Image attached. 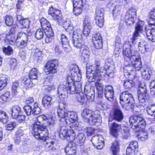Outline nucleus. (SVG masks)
<instances>
[{"mask_svg":"<svg viewBox=\"0 0 155 155\" xmlns=\"http://www.w3.org/2000/svg\"><path fill=\"white\" fill-rule=\"evenodd\" d=\"M98 119L93 114L88 119V122L91 125H94L98 122Z\"/></svg>","mask_w":155,"mask_h":155,"instance_id":"nucleus-53","label":"nucleus"},{"mask_svg":"<svg viewBox=\"0 0 155 155\" xmlns=\"http://www.w3.org/2000/svg\"><path fill=\"white\" fill-rule=\"evenodd\" d=\"M70 72L72 77H70L72 79H72L73 82L74 83V81L79 82L81 80V78L78 76V69L74 67L70 70Z\"/></svg>","mask_w":155,"mask_h":155,"instance_id":"nucleus-25","label":"nucleus"},{"mask_svg":"<svg viewBox=\"0 0 155 155\" xmlns=\"http://www.w3.org/2000/svg\"><path fill=\"white\" fill-rule=\"evenodd\" d=\"M152 74L151 71L147 68L142 72L141 75L142 78L145 80L150 79V75Z\"/></svg>","mask_w":155,"mask_h":155,"instance_id":"nucleus-42","label":"nucleus"},{"mask_svg":"<svg viewBox=\"0 0 155 155\" xmlns=\"http://www.w3.org/2000/svg\"><path fill=\"white\" fill-rule=\"evenodd\" d=\"M121 8L119 5H116L113 10L112 14L114 17H116L120 15Z\"/></svg>","mask_w":155,"mask_h":155,"instance_id":"nucleus-52","label":"nucleus"},{"mask_svg":"<svg viewBox=\"0 0 155 155\" xmlns=\"http://www.w3.org/2000/svg\"><path fill=\"white\" fill-rule=\"evenodd\" d=\"M31 80L29 78H27L25 80L24 84L26 87H27L28 88H30L34 85L33 83L31 81Z\"/></svg>","mask_w":155,"mask_h":155,"instance_id":"nucleus-60","label":"nucleus"},{"mask_svg":"<svg viewBox=\"0 0 155 155\" xmlns=\"http://www.w3.org/2000/svg\"><path fill=\"white\" fill-rule=\"evenodd\" d=\"M44 33V30L41 28H39L35 33V37L38 40H40L43 38Z\"/></svg>","mask_w":155,"mask_h":155,"instance_id":"nucleus-47","label":"nucleus"},{"mask_svg":"<svg viewBox=\"0 0 155 155\" xmlns=\"http://www.w3.org/2000/svg\"><path fill=\"white\" fill-rule=\"evenodd\" d=\"M64 25L65 30L67 32V34L69 35L70 37H71L73 36V32L74 31H73V27L72 26V25L70 24L69 23H68L67 22H65Z\"/></svg>","mask_w":155,"mask_h":155,"instance_id":"nucleus-35","label":"nucleus"},{"mask_svg":"<svg viewBox=\"0 0 155 155\" xmlns=\"http://www.w3.org/2000/svg\"><path fill=\"white\" fill-rule=\"evenodd\" d=\"M32 34L30 32L28 33V35H27L26 33L22 32H19L18 33L17 35V36L16 37L17 41L20 40L27 39L28 38V37L29 36H30Z\"/></svg>","mask_w":155,"mask_h":155,"instance_id":"nucleus-45","label":"nucleus"},{"mask_svg":"<svg viewBox=\"0 0 155 155\" xmlns=\"http://www.w3.org/2000/svg\"><path fill=\"white\" fill-rule=\"evenodd\" d=\"M85 5H77V6H73V12L76 16H78L80 15L82 12L83 8L85 9Z\"/></svg>","mask_w":155,"mask_h":155,"instance_id":"nucleus-38","label":"nucleus"},{"mask_svg":"<svg viewBox=\"0 0 155 155\" xmlns=\"http://www.w3.org/2000/svg\"><path fill=\"white\" fill-rule=\"evenodd\" d=\"M85 139V137L82 133H80L76 137H75L74 140H75L77 143L80 144L81 146L84 143Z\"/></svg>","mask_w":155,"mask_h":155,"instance_id":"nucleus-34","label":"nucleus"},{"mask_svg":"<svg viewBox=\"0 0 155 155\" xmlns=\"http://www.w3.org/2000/svg\"><path fill=\"white\" fill-rule=\"evenodd\" d=\"M71 37H70L68 34H66V35L62 34L61 35V42L63 48H68L69 47V40Z\"/></svg>","mask_w":155,"mask_h":155,"instance_id":"nucleus-21","label":"nucleus"},{"mask_svg":"<svg viewBox=\"0 0 155 155\" xmlns=\"http://www.w3.org/2000/svg\"><path fill=\"white\" fill-rule=\"evenodd\" d=\"M151 17L149 21L150 25L155 26V8L150 13ZM145 32L148 39L155 42V27L150 28H146Z\"/></svg>","mask_w":155,"mask_h":155,"instance_id":"nucleus-8","label":"nucleus"},{"mask_svg":"<svg viewBox=\"0 0 155 155\" xmlns=\"http://www.w3.org/2000/svg\"><path fill=\"white\" fill-rule=\"evenodd\" d=\"M138 99L139 102L141 104H140L142 105V104L145 102L147 99L146 97V94H138Z\"/></svg>","mask_w":155,"mask_h":155,"instance_id":"nucleus-55","label":"nucleus"},{"mask_svg":"<svg viewBox=\"0 0 155 155\" xmlns=\"http://www.w3.org/2000/svg\"><path fill=\"white\" fill-rule=\"evenodd\" d=\"M19 87V84L18 81H16L13 83L12 86V92L13 95L15 97H18L20 95L18 92Z\"/></svg>","mask_w":155,"mask_h":155,"instance_id":"nucleus-33","label":"nucleus"},{"mask_svg":"<svg viewBox=\"0 0 155 155\" xmlns=\"http://www.w3.org/2000/svg\"><path fill=\"white\" fill-rule=\"evenodd\" d=\"M80 49V51L81 53V57L82 59L85 61H87L89 58L90 54V52L89 48L84 45V46H81Z\"/></svg>","mask_w":155,"mask_h":155,"instance_id":"nucleus-20","label":"nucleus"},{"mask_svg":"<svg viewBox=\"0 0 155 155\" xmlns=\"http://www.w3.org/2000/svg\"><path fill=\"white\" fill-rule=\"evenodd\" d=\"M138 48L139 51L142 54L150 51V46L145 41H141L139 43Z\"/></svg>","mask_w":155,"mask_h":155,"instance_id":"nucleus-19","label":"nucleus"},{"mask_svg":"<svg viewBox=\"0 0 155 155\" xmlns=\"http://www.w3.org/2000/svg\"><path fill=\"white\" fill-rule=\"evenodd\" d=\"M136 17L133 16L132 15L126 14L125 16L126 22L128 25L133 24L136 19Z\"/></svg>","mask_w":155,"mask_h":155,"instance_id":"nucleus-39","label":"nucleus"},{"mask_svg":"<svg viewBox=\"0 0 155 155\" xmlns=\"http://www.w3.org/2000/svg\"><path fill=\"white\" fill-rule=\"evenodd\" d=\"M147 113L148 114L153 116L155 115V104L150 105L147 107Z\"/></svg>","mask_w":155,"mask_h":155,"instance_id":"nucleus-48","label":"nucleus"},{"mask_svg":"<svg viewBox=\"0 0 155 155\" xmlns=\"http://www.w3.org/2000/svg\"><path fill=\"white\" fill-rule=\"evenodd\" d=\"M38 70L35 68H32L30 71L29 78L31 79H36L38 78Z\"/></svg>","mask_w":155,"mask_h":155,"instance_id":"nucleus-44","label":"nucleus"},{"mask_svg":"<svg viewBox=\"0 0 155 155\" xmlns=\"http://www.w3.org/2000/svg\"><path fill=\"white\" fill-rule=\"evenodd\" d=\"M57 112L59 117L60 118L64 119V120L65 121V120H66L67 117L66 115L67 113L66 110L58 109Z\"/></svg>","mask_w":155,"mask_h":155,"instance_id":"nucleus-49","label":"nucleus"},{"mask_svg":"<svg viewBox=\"0 0 155 155\" xmlns=\"http://www.w3.org/2000/svg\"><path fill=\"white\" fill-rule=\"evenodd\" d=\"M54 124V120L51 117L48 118L45 115H40L35 119L34 123L33 134L37 139L42 140L48 145L47 146L49 150H53L55 149L54 145L55 143V140L48 137L49 134L47 127H53Z\"/></svg>","mask_w":155,"mask_h":155,"instance_id":"nucleus-1","label":"nucleus"},{"mask_svg":"<svg viewBox=\"0 0 155 155\" xmlns=\"http://www.w3.org/2000/svg\"><path fill=\"white\" fill-rule=\"evenodd\" d=\"M58 61L54 59L49 61L45 65V71L47 74H54L57 72Z\"/></svg>","mask_w":155,"mask_h":155,"instance_id":"nucleus-10","label":"nucleus"},{"mask_svg":"<svg viewBox=\"0 0 155 155\" xmlns=\"http://www.w3.org/2000/svg\"><path fill=\"white\" fill-rule=\"evenodd\" d=\"M16 124L15 122H11L5 126V129L7 131L12 130L16 127Z\"/></svg>","mask_w":155,"mask_h":155,"instance_id":"nucleus-56","label":"nucleus"},{"mask_svg":"<svg viewBox=\"0 0 155 155\" xmlns=\"http://www.w3.org/2000/svg\"><path fill=\"white\" fill-rule=\"evenodd\" d=\"M32 106L30 105H26L24 107V111L27 115L29 116L31 114L35 115L40 113L41 109L38 107L36 102Z\"/></svg>","mask_w":155,"mask_h":155,"instance_id":"nucleus-14","label":"nucleus"},{"mask_svg":"<svg viewBox=\"0 0 155 155\" xmlns=\"http://www.w3.org/2000/svg\"><path fill=\"white\" fill-rule=\"evenodd\" d=\"M17 41L16 36L15 34H8L6 35V39H5V42L13 45L15 42H17Z\"/></svg>","mask_w":155,"mask_h":155,"instance_id":"nucleus-30","label":"nucleus"},{"mask_svg":"<svg viewBox=\"0 0 155 155\" xmlns=\"http://www.w3.org/2000/svg\"><path fill=\"white\" fill-rule=\"evenodd\" d=\"M76 147L70 144L67 146L65 149V152L67 155H73L76 153Z\"/></svg>","mask_w":155,"mask_h":155,"instance_id":"nucleus-27","label":"nucleus"},{"mask_svg":"<svg viewBox=\"0 0 155 155\" xmlns=\"http://www.w3.org/2000/svg\"><path fill=\"white\" fill-rule=\"evenodd\" d=\"M21 108L18 105H15L11 109L12 117L13 119L17 118L21 113Z\"/></svg>","mask_w":155,"mask_h":155,"instance_id":"nucleus-23","label":"nucleus"},{"mask_svg":"<svg viewBox=\"0 0 155 155\" xmlns=\"http://www.w3.org/2000/svg\"><path fill=\"white\" fill-rule=\"evenodd\" d=\"M120 103L122 107L126 110L134 109V98L129 92H123L120 96Z\"/></svg>","mask_w":155,"mask_h":155,"instance_id":"nucleus-5","label":"nucleus"},{"mask_svg":"<svg viewBox=\"0 0 155 155\" xmlns=\"http://www.w3.org/2000/svg\"><path fill=\"white\" fill-rule=\"evenodd\" d=\"M126 14L132 15L133 16H136V10L135 8H132L127 10Z\"/></svg>","mask_w":155,"mask_h":155,"instance_id":"nucleus-64","label":"nucleus"},{"mask_svg":"<svg viewBox=\"0 0 155 155\" xmlns=\"http://www.w3.org/2000/svg\"><path fill=\"white\" fill-rule=\"evenodd\" d=\"M17 65V61L15 59L12 58L10 59L9 66L11 68L14 69Z\"/></svg>","mask_w":155,"mask_h":155,"instance_id":"nucleus-63","label":"nucleus"},{"mask_svg":"<svg viewBox=\"0 0 155 155\" xmlns=\"http://www.w3.org/2000/svg\"><path fill=\"white\" fill-rule=\"evenodd\" d=\"M150 88L152 94L155 95V80L152 81L150 83Z\"/></svg>","mask_w":155,"mask_h":155,"instance_id":"nucleus-62","label":"nucleus"},{"mask_svg":"<svg viewBox=\"0 0 155 155\" xmlns=\"http://www.w3.org/2000/svg\"><path fill=\"white\" fill-rule=\"evenodd\" d=\"M135 83L132 80H126L124 84V87L127 89H130L134 85Z\"/></svg>","mask_w":155,"mask_h":155,"instance_id":"nucleus-50","label":"nucleus"},{"mask_svg":"<svg viewBox=\"0 0 155 155\" xmlns=\"http://www.w3.org/2000/svg\"><path fill=\"white\" fill-rule=\"evenodd\" d=\"M109 132L110 135L115 137L118 135V133L121 129V125L115 122L108 123Z\"/></svg>","mask_w":155,"mask_h":155,"instance_id":"nucleus-16","label":"nucleus"},{"mask_svg":"<svg viewBox=\"0 0 155 155\" xmlns=\"http://www.w3.org/2000/svg\"><path fill=\"white\" fill-rule=\"evenodd\" d=\"M10 93L7 91L4 94H2L0 97V103L4 104L10 100Z\"/></svg>","mask_w":155,"mask_h":155,"instance_id":"nucleus-36","label":"nucleus"},{"mask_svg":"<svg viewBox=\"0 0 155 155\" xmlns=\"http://www.w3.org/2000/svg\"><path fill=\"white\" fill-rule=\"evenodd\" d=\"M40 22L42 29L43 30L51 27L49 22L44 18H42L40 20Z\"/></svg>","mask_w":155,"mask_h":155,"instance_id":"nucleus-37","label":"nucleus"},{"mask_svg":"<svg viewBox=\"0 0 155 155\" xmlns=\"http://www.w3.org/2000/svg\"><path fill=\"white\" fill-rule=\"evenodd\" d=\"M71 41L74 47L77 48H80L83 46L84 43L81 34L78 33L76 31L73 32V36H71Z\"/></svg>","mask_w":155,"mask_h":155,"instance_id":"nucleus-12","label":"nucleus"},{"mask_svg":"<svg viewBox=\"0 0 155 155\" xmlns=\"http://www.w3.org/2000/svg\"><path fill=\"white\" fill-rule=\"evenodd\" d=\"M97 137V141L98 143H101V142H104V139L102 137V136L99 135H94V137H93L91 139V141L94 145V140H95L96 138Z\"/></svg>","mask_w":155,"mask_h":155,"instance_id":"nucleus-58","label":"nucleus"},{"mask_svg":"<svg viewBox=\"0 0 155 155\" xmlns=\"http://www.w3.org/2000/svg\"><path fill=\"white\" fill-rule=\"evenodd\" d=\"M96 24L100 27H102L104 23V10L100 7L96 8L95 12Z\"/></svg>","mask_w":155,"mask_h":155,"instance_id":"nucleus-11","label":"nucleus"},{"mask_svg":"<svg viewBox=\"0 0 155 155\" xmlns=\"http://www.w3.org/2000/svg\"><path fill=\"white\" fill-rule=\"evenodd\" d=\"M44 32L46 36V38L45 39L46 42L48 43L51 41L54 35V32L51 27L48 28L47 29L44 30Z\"/></svg>","mask_w":155,"mask_h":155,"instance_id":"nucleus-24","label":"nucleus"},{"mask_svg":"<svg viewBox=\"0 0 155 155\" xmlns=\"http://www.w3.org/2000/svg\"><path fill=\"white\" fill-rule=\"evenodd\" d=\"M130 126L132 129L135 130L136 131L139 132L141 131V134L144 136V139L148 138V134L143 132V130L145 127L146 122L143 118L140 115H135L130 117L129 118Z\"/></svg>","mask_w":155,"mask_h":155,"instance_id":"nucleus-4","label":"nucleus"},{"mask_svg":"<svg viewBox=\"0 0 155 155\" xmlns=\"http://www.w3.org/2000/svg\"><path fill=\"white\" fill-rule=\"evenodd\" d=\"M8 80L5 77L0 78V91L2 90L7 84Z\"/></svg>","mask_w":155,"mask_h":155,"instance_id":"nucleus-51","label":"nucleus"},{"mask_svg":"<svg viewBox=\"0 0 155 155\" xmlns=\"http://www.w3.org/2000/svg\"><path fill=\"white\" fill-rule=\"evenodd\" d=\"M135 47L130 44H125L123 46V55L124 58V64L127 66L130 65L132 58H136L137 52L134 51Z\"/></svg>","mask_w":155,"mask_h":155,"instance_id":"nucleus-7","label":"nucleus"},{"mask_svg":"<svg viewBox=\"0 0 155 155\" xmlns=\"http://www.w3.org/2000/svg\"><path fill=\"white\" fill-rule=\"evenodd\" d=\"M97 137L96 138L95 140H94V146L98 150H101L102 149L104 146V142H101L98 143L97 140Z\"/></svg>","mask_w":155,"mask_h":155,"instance_id":"nucleus-54","label":"nucleus"},{"mask_svg":"<svg viewBox=\"0 0 155 155\" xmlns=\"http://www.w3.org/2000/svg\"><path fill=\"white\" fill-rule=\"evenodd\" d=\"M123 115L122 112L119 109H116L114 112V118L118 121H120L123 119Z\"/></svg>","mask_w":155,"mask_h":155,"instance_id":"nucleus-31","label":"nucleus"},{"mask_svg":"<svg viewBox=\"0 0 155 155\" xmlns=\"http://www.w3.org/2000/svg\"><path fill=\"white\" fill-rule=\"evenodd\" d=\"M75 131L73 129L68 130L65 126L61 127L60 128L59 137L62 139L68 137L69 139H67L72 141L76 136Z\"/></svg>","mask_w":155,"mask_h":155,"instance_id":"nucleus-9","label":"nucleus"},{"mask_svg":"<svg viewBox=\"0 0 155 155\" xmlns=\"http://www.w3.org/2000/svg\"><path fill=\"white\" fill-rule=\"evenodd\" d=\"M104 94L105 98L110 101H112L114 98V91L112 86H107L104 88Z\"/></svg>","mask_w":155,"mask_h":155,"instance_id":"nucleus-18","label":"nucleus"},{"mask_svg":"<svg viewBox=\"0 0 155 155\" xmlns=\"http://www.w3.org/2000/svg\"><path fill=\"white\" fill-rule=\"evenodd\" d=\"M131 62L137 71H139L142 68V65L140 60L137 58L136 56V58H132L131 59Z\"/></svg>","mask_w":155,"mask_h":155,"instance_id":"nucleus-32","label":"nucleus"},{"mask_svg":"<svg viewBox=\"0 0 155 155\" xmlns=\"http://www.w3.org/2000/svg\"><path fill=\"white\" fill-rule=\"evenodd\" d=\"M8 116L7 113L2 110L0 111V121L3 124H6L8 121Z\"/></svg>","mask_w":155,"mask_h":155,"instance_id":"nucleus-40","label":"nucleus"},{"mask_svg":"<svg viewBox=\"0 0 155 155\" xmlns=\"http://www.w3.org/2000/svg\"><path fill=\"white\" fill-rule=\"evenodd\" d=\"M143 25L142 22H139L136 25L135 30L134 33L135 36L139 37L140 34L143 32Z\"/></svg>","mask_w":155,"mask_h":155,"instance_id":"nucleus-26","label":"nucleus"},{"mask_svg":"<svg viewBox=\"0 0 155 155\" xmlns=\"http://www.w3.org/2000/svg\"><path fill=\"white\" fill-rule=\"evenodd\" d=\"M14 22L12 17L11 16H7L5 17V23L8 26L12 25Z\"/></svg>","mask_w":155,"mask_h":155,"instance_id":"nucleus-57","label":"nucleus"},{"mask_svg":"<svg viewBox=\"0 0 155 155\" xmlns=\"http://www.w3.org/2000/svg\"><path fill=\"white\" fill-rule=\"evenodd\" d=\"M93 115L91 111L88 109H85L83 110L82 116L84 118L87 120Z\"/></svg>","mask_w":155,"mask_h":155,"instance_id":"nucleus-46","label":"nucleus"},{"mask_svg":"<svg viewBox=\"0 0 155 155\" xmlns=\"http://www.w3.org/2000/svg\"><path fill=\"white\" fill-rule=\"evenodd\" d=\"M53 101L54 102L53 99L51 97L46 95L43 98L42 104L45 108H48L51 106Z\"/></svg>","mask_w":155,"mask_h":155,"instance_id":"nucleus-22","label":"nucleus"},{"mask_svg":"<svg viewBox=\"0 0 155 155\" xmlns=\"http://www.w3.org/2000/svg\"><path fill=\"white\" fill-rule=\"evenodd\" d=\"M2 51L6 55L10 56L13 54V50L10 46L4 47L2 48Z\"/></svg>","mask_w":155,"mask_h":155,"instance_id":"nucleus-43","label":"nucleus"},{"mask_svg":"<svg viewBox=\"0 0 155 155\" xmlns=\"http://www.w3.org/2000/svg\"><path fill=\"white\" fill-rule=\"evenodd\" d=\"M66 116L67 117L65 120L66 123L67 124L68 123V121H70L72 123L71 126H70L75 130L77 129L78 127L77 123L76 124L78 119L77 114L73 111H69L67 112Z\"/></svg>","mask_w":155,"mask_h":155,"instance_id":"nucleus-13","label":"nucleus"},{"mask_svg":"<svg viewBox=\"0 0 155 155\" xmlns=\"http://www.w3.org/2000/svg\"><path fill=\"white\" fill-rule=\"evenodd\" d=\"M92 40L93 42L99 41V40H102V38L101 34L99 33H96L93 35L92 37Z\"/></svg>","mask_w":155,"mask_h":155,"instance_id":"nucleus-59","label":"nucleus"},{"mask_svg":"<svg viewBox=\"0 0 155 155\" xmlns=\"http://www.w3.org/2000/svg\"><path fill=\"white\" fill-rule=\"evenodd\" d=\"M30 23V21L28 18H25L21 21L18 24V26L21 29L27 28H28Z\"/></svg>","mask_w":155,"mask_h":155,"instance_id":"nucleus-41","label":"nucleus"},{"mask_svg":"<svg viewBox=\"0 0 155 155\" xmlns=\"http://www.w3.org/2000/svg\"><path fill=\"white\" fill-rule=\"evenodd\" d=\"M84 92L85 96L82 92L77 94L76 97V100L79 102L84 104L87 102H92L94 99V92L93 88H88V86H85L84 87Z\"/></svg>","mask_w":155,"mask_h":155,"instance_id":"nucleus-6","label":"nucleus"},{"mask_svg":"<svg viewBox=\"0 0 155 155\" xmlns=\"http://www.w3.org/2000/svg\"><path fill=\"white\" fill-rule=\"evenodd\" d=\"M72 79L69 75L67 76L65 82V85L61 84L58 87V94L60 99L66 97L68 94H72L75 93L76 88Z\"/></svg>","mask_w":155,"mask_h":155,"instance_id":"nucleus-3","label":"nucleus"},{"mask_svg":"<svg viewBox=\"0 0 155 155\" xmlns=\"http://www.w3.org/2000/svg\"><path fill=\"white\" fill-rule=\"evenodd\" d=\"M91 18L90 16H85L84 21V27L83 28V34L86 37L88 36L91 29Z\"/></svg>","mask_w":155,"mask_h":155,"instance_id":"nucleus-17","label":"nucleus"},{"mask_svg":"<svg viewBox=\"0 0 155 155\" xmlns=\"http://www.w3.org/2000/svg\"><path fill=\"white\" fill-rule=\"evenodd\" d=\"M113 155H117L119 152L120 145L118 142L116 141L113 143L110 147Z\"/></svg>","mask_w":155,"mask_h":155,"instance_id":"nucleus-29","label":"nucleus"},{"mask_svg":"<svg viewBox=\"0 0 155 155\" xmlns=\"http://www.w3.org/2000/svg\"><path fill=\"white\" fill-rule=\"evenodd\" d=\"M94 45L96 48L99 49H101L103 46L102 40H99L94 42H93Z\"/></svg>","mask_w":155,"mask_h":155,"instance_id":"nucleus-61","label":"nucleus"},{"mask_svg":"<svg viewBox=\"0 0 155 155\" xmlns=\"http://www.w3.org/2000/svg\"><path fill=\"white\" fill-rule=\"evenodd\" d=\"M48 14L51 17L53 20H57L58 22L62 18L61 12L54 8L52 6L49 8L48 10Z\"/></svg>","mask_w":155,"mask_h":155,"instance_id":"nucleus-15","label":"nucleus"},{"mask_svg":"<svg viewBox=\"0 0 155 155\" xmlns=\"http://www.w3.org/2000/svg\"><path fill=\"white\" fill-rule=\"evenodd\" d=\"M94 66L92 68L88 67L87 66L86 67L87 72L86 77L88 78V81L89 82H93L97 80L95 83V86L97 89H103V85L102 83L101 79L105 75L108 73H111L113 71L111 72L109 69L110 67L107 65H104V67L101 65L100 62L97 60L94 61Z\"/></svg>","mask_w":155,"mask_h":155,"instance_id":"nucleus-2","label":"nucleus"},{"mask_svg":"<svg viewBox=\"0 0 155 155\" xmlns=\"http://www.w3.org/2000/svg\"><path fill=\"white\" fill-rule=\"evenodd\" d=\"M30 44V41L28 39V38L17 41L16 42L17 45L21 48L26 47L28 48Z\"/></svg>","mask_w":155,"mask_h":155,"instance_id":"nucleus-28","label":"nucleus"}]
</instances>
